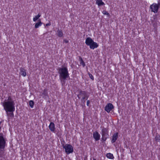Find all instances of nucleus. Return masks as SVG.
<instances>
[{
  "label": "nucleus",
  "instance_id": "obj_1",
  "mask_svg": "<svg viewBox=\"0 0 160 160\" xmlns=\"http://www.w3.org/2000/svg\"><path fill=\"white\" fill-rule=\"evenodd\" d=\"M3 103V106L6 112H13L15 110V103L10 96L8 97L7 100H5Z\"/></svg>",
  "mask_w": 160,
  "mask_h": 160
},
{
  "label": "nucleus",
  "instance_id": "obj_2",
  "mask_svg": "<svg viewBox=\"0 0 160 160\" xmlns=\"http://www.w3.org/2000/svg\"><path fill=\"white\" fill-rule=\"evenodd\" d=\"M57 70L59 77L69 78V74L67 67L62 66L61 68H58Z\"/></svg>",
  "mask_w": 160,
  "mask_h": 160
},
{
  "label": "nucleus",
  "instance_id": "obj_3",
  "mask_svg": "<svg viewBox=\"0 0 160 160\" xmlns=\"http://www.w3.org/2000/svg\"><path fill=\"white\" fill-rule=\"evenodd\" d=\"M83 96V97L81 99V101L82 103L84 104L85 102V98H86V100H87L89 97V95H88L86 91L80 90L79 91V94L77 95V97L78 98L80 99L81 98V96Z\"/></svg>",
  "mask_w": 160,
  "mask_h": 160
},
{
  "label": "nucleus",
  "instance_id": "obj_4",
  "mask_svg": "<svg viewBox=\"0 0 160 160\" xmlns=\"http://www.w3.org/2000/svg\"><path fill=\"white\" fill-rule=\"evenodd\" d=\"M102 141L103 142L105 141L109 136L108 131V129L104 127H102L101 130Z\"/></svg>",
  "mask_w": 160,
  "mask_h": 160
},
{
  "label": "nucleus",
  "instance_id": "obj_5",
  "mask_svg": "<svg viewBox=\"0 0 160 160\" xmlns=\"http://www.w3.org/2000/svg\"><path fill=\"white\" fill-rule=\"evenodd\" d=\"M6 142L2 133H0V151H3L5 149Z\"/></svg>",
  "mask_w": 160,
  "mask_h": 160
},
{
  "label": "nucleus",
  "instance_id": "obj_6",
  "mask_svg": "<svg viewBox=\"0 0 160 160\" xmlns=\"http://www.w3.org/2000/svg\"><path fill=\"white\" fill-rule=\"evenodd\" d=\"M62 146L65 149V151L67 154L72 153L73 152V147L71 145L67 144L64 145L63 144Z\"/></svg>",
  "mask_w": 160,
  "mask_h": 160
},
{
  "label": "nucleus",
  "instance_id": "obj_7",
  "mask_svg": "<svg viewBox=\"0 0 160 160\" xmlns=\"http://www.w3.org/2000/svg\"><path fill=\"white\" fill-rule=\"evenodd\" d=\"M159 7L160 3L157 4L155 3H154L151 5L150 8L151 11L156 13L158 12V10Z\"/></svg>",
  "mask_w": 160,
  "mask_h": 160
},
{
  "label": "nucleus",
  "instance_id": "obj_8",
  "mask_svg": "<svg viewBox=\"0 0 160 160\" xmlns=\"http://www.w3.org/2000/svg\"><path fill=\"white\" fill-rule=\"evenodd\" d=\"M113 108V106L112 103H108L105 107V110L107 112H109Z\"/></svg>",
  "mask_w": 160,
  "mask_h": 160
},
{
  "label": "nucleus",
  "instance_id": "obj_9",
  "mask_svg": "<svg viewBox=\"0 0 160 160\" xmlns=\"http://www.w3.org/2000/svg\"><path fill=\"white\" fill-rule=\"evenodd\" d=\"M93 136L96 141H98L100 139V135L98 132L97 131L93 132Z\"/></svg>",
  "mask_w": 160,
  "mask_h": 160
},
{
  "label": "nucleus",
  "instance_id": "obj_10",
  "mask_svg": "<svg viewBox=\"0 0 160 160\" xmlns=\"http://www.w3.org/2000/svg\"><path fill=\"white\" fill-rule=\"evenodd\" d=\"M93 41L90 37H88L86 39L85 43L87 46H90Z\"/></svg>",
  "mask_w": 160,
  "mask_h": 160
},
{
  "label": "nucleus",
  "instance_id": "obj_11",
  "mask_svg": "<svg viewBox=\"0 0 160 160\" xmlns=\"http://www.w3.org/2000/svg\"><path fill=\"white\" fill-rule=\"evenodd\" d=\"M118 137V132H116L114 133L112 136V138L111 140V142L113 143L115 142L116 140H117Z\"/></svg>",
  "mask_w": 160,
  "mask_h": 160
},
{
  "label": "nucleus",
  "instance_id": "obj_12",
  "mask_svg": "<svg viewBox=\"0 0 160 160\" xmlns=\"http://www.w3.org/2000/svg\"><path fill=\"white\" fill-rule=\"evenodd\" d=\"M98 47V45L96 42H93L89 46L90 48L91 49H94Z\"/></svg>",
  "mask_w": 160,
  "mask_h": 160
},
{
  "label": "nucleus",
  "instance_id": "obj_13",
  "mask_svg": "<svg viewBox=\"0 0 160 160\" xmlns=\"http://www.w3.org/2000/svg\"><path fill=\"white\" fill-rule=\"evenodd\" d=\"M49 128L50 131L52 132H54L55 130V124L53 122H51L49 126Z\"/></svg>",
  "mask_w": 160,
  "mask_h": 160
},
{
  "label": "nucleus",
  "instance_id": "obj_14",
  "mask_svg": "<svg viewBox=\"0 0 160 160\" xmlns=\"http://www.w3.org/2000/svg\"><path fill=\"white\" fill-rule=\"evenodd\" d=\"M67 78H68L63 77H59V79L60 80L62 86L65 85L66 83V80Z\"/></svg>",
  "mask_w": 160,
  "mask_h": 160
},
{
  "label": "nucleus",
  "instance_id": "obj_15",
  "mask_svg": "<svg viewBox=\"0 0 160 160\" xmlns=\"http://www.w3.org/2000/svg\"><path fill=\"white\" fill-rule=\"evenodd\" d=\"M20 74L23 77H25L26 76V70L24 68H21L20 69Z\"/></svg>",
  "mask_w": 160,
  "mask_h": 160
},
{
  "label": "nucleus",
  "instance_id": "obj_16",
  "mask_svg": "<svg viewBox=\"0 0 160 160\" xmlns=\"http://www.w3.org/2000/svg\"><path fill=\"white\" fill-rule=\"evenodd\" d=\"M96 4L99 6L103 5L105 4L102 1V0H96Z\"/></svg>",
  "mask_w": 160,
  "mask_h": 160
},
{
  "label": "nucleus",
  "instance_id": "obj_17",
  "mask_svg": "<svg viewBox=\"0 0 160 160\" xmlns=\"http://www.w3.org/2000/svg\"><path fill=\"white\" fill-rule=\"evenodd\" d=\"M38 22L37 23H36L35 24V28H38L39 27L41 26L42 25V23L40 19H39L38 20Z\"/></svg>",
  "mask_w": 160,
  "mask_h": 160
},
{
  "label": "nucleus",
  "instance_id": "obj_18",
  "mask_svg": "<svg viewBox=\"0 0 160 160\" xmlns=\"http://www.w3.org/2000/svg\"><path fill=\"white\" fill-rule=\"evenodd\" d=\"M0 151V159L1 160H5L4 153Z\"/></svg>",
  "mask_w": 160,
  "mask_h": 160
},
{
  "label": "nucleus",
  "instance_id": "obj_19",
  "mask_svg": "<svg viewBox=\"0 0 160 160\" xmlns=\"http://www.w3.org/2000/svg\"><path fill=\"white\" fill-rule=\"evenodd\" d=\"M48 95V90L47 89H44L42 90V96L43 98L47 96Z\"/></svg>",
  "mask_w": 160,
  "mask_h": 160
},
{
  "label": "nucleus",
  "instance_id": "obj_20",
  "mask_svg": "<svg viewBox=\"0 0 160 160\" xmlns=\"http://www.w3.org/2000/svg\"><path fill=\"white\" fill-rule=\"evenodd\" d=\"M79 58L80 64L82 65L83 67H84L85 66V64L84 62L83 61L82 58L81 56H79Z\"/></svg>",
  "mask_w": 160,
  "mask_h": 160
},
{
  "label": "nucleus",
  "instance_id": "obj_21",
  "mask_svg": "<svg viewBox=\"0 0 160 160\" xmlns=\"http://www.w3.org/2000/svg\"><path fill=\"white\" fill-rule=\"evenodd\" d=\"M57 34L58 36L60 37H62L63 36L62 32L61 30L58 29L57 31Z\"/></svg>",
  "mask_w": 160,
  "mask_h": 160
},
{
  "label": "nucleus",
  "instance_id": "obj_22",
  "mask_svg": "<svg viewBox=\"0 0 160 160\" xmlns=\"http://www.w3.org/2000/svg\"><path fill=\"white\" fill-rule=\"evenodd\" d=\"M106 156L107 158L111 159H113L114 158L113 154L111 153H107L106 155Z\"/></svg>",
  "mask_w": 160,
  "mask_h": 160
},
{
  "label": "nucleus",
  "instance_id": "obj_23",
  "mask_svg": "<svg viewBox=\"0 0 160 160\" xmlns=\"http://www.w3.org/2000/svg\"><path fill=\"white\" fill-rule=\"evenodd\" d=\"M41 14L40 13H38L37 15L35 17H34L33 20L34 22H36L37 20H38L39 18L41 17Z\"/></svg>",
  "mask_w": 160,
  "mask_h": 160
},
{
  "label": "nucleus",
  "instance_id": "obj_24",
  "mask_svg": "<svg viewBox=\"0 0 160 160\" xmlns=\"http://www.w3.org/2000/svg\"><path fill=\"white\" fill-rule=\"evenodd\" d=\"M155 139L156 142H160V136L159 135L157 134Z\"/></svg>",
  "mask_w": 160,
  "mask_h": 160
},
{
  "label": "nucleus",
  "instance_id": "obj_25",
  "mask_svg": "<svg viewBox=\"0 0 160 160\" xmlns=\"http://www.w3.org/2000/svg\"><path fill=\"white\" fill-rule=\"evenodd\" d=\"M29 104L30 107L32 108L33 107V106L34 104V102L32 100H30L29 101Z\"/></svg>",
  "mask_w": 160,
  "mask_h": 160
},
{
  "label": "nucleus",
  "instance_id": "obj_26",
  "mask_svg": "<svg viewBox=\"0 0 160 160\" xmlns=\"http://www.w3.org/2000/svg\"><path fill=\"white\" fill-rule=\"evenodd\" d=\"M11 112L9 113H8V112H7V114L8 117L11 118H13L14 117V114L13 113V112Z\"/></svg>",
  "mask_w": 160,
  "mask_h": 160
},
{
  "label": "nucleus",
  "instance_id": "obj_27",
  "mask_svg": "<svg viewBox=\"0 0 160 160\" xmlns=\"http://www.w3.org/2000/svg\"><path fill=\"white\" fill-rule=\"evenodd\" d=\"M88 75H89L90 78L92 80H94V78L93 77V76L91 74L89 73H88Z\"/></svg>",
  "mask_w": 160,
  "mask_h": 160
},
{
  "label": "nucleus",
  "instance_id": "obj_28",
  "mask_svg": "<svg viewBox=\"0 0 160 160\" xmlns=\"http://www.w3.org/2000/svg\"><path fill=\"white\" fill-rule=\"evenodd\" d=\"M103 13L106 15H108L109 16V13L108 12L106 11H103L102 12Z\"/></svg>",
  "mask_w": 160,
  "mask_h": 160
},
{
  "label": "nucleus",
  "instance_id": "obj_29",
  "mask_svg": "<svg viewBox=\"0 0 160 160\" xmlns=\"http://www.w3.org/2000/svg\"><path fill=\"white\" fill-rule=\"evenodd\" d=\"M90 101L89 100H88L87 101V106H89V104H90Z\"/></svg>",
  "mask_w": 160,
  "mask_h": 160
},
{
  "label": "nucleus",
  "instance_id": "obj_30",
  "mask_svg": "<svg viewBox=\"0 0 160 160\" xmlns=\"http://www.w3.org/2000/svg\"><path fill=\"white\" fill-rule=\"evenodd\" d=\"M51 25V24L50 22H49L48 23H47L45 25V26H49Z\"/></svg>",
  "mask_w": 160,
  "mask_h": 160
},
{
  "label": "nucleus",
  "instance_id": "obj_31",
  "mask_svg": "<svg viewBox=\"0 0 160 160\" xmlns=\"http://www.w3.org/2000/svg\"><path fill=\"white\" fill-rule=\"evenodd\" d=\"M63 42L66 43H68V40H67L66 39H64L63 40Z\"/></svg>",
  "mask_w": 160,
  "mask_h": 160
},
{
  "label": "nucleus",
  "instance_id": "obj_32",
  "mask_svg": "<svg viewBox=\"0 0 160 160\" xmlns=\"http://www.w3.org/2000/svg\"><path fill=\"white\" fill-rule=\"evenodd\" d=\"M94 160H96V159H94Z\"/></svg>",
  "mask_w": 160,
  "mask_h": 160
}]
</instances>
